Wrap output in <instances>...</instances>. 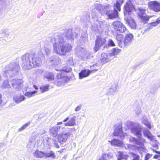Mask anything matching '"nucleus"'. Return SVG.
<instances>
[{"label":"nucleus","instance_id":"nucleus-1","mask_svg":"<svg viewBox=\"0 0 160 160\" xmlns=\"http://www.w3.org/2000/svg\"><path fill=\"white\" fill-rule=\"evenodd\" d=\"M51 41L53 43V51L59 55H64L72 49L71 45L66 42L61 37L53 38Z\"/></svg>","mask_w":160,"mask_h":160},{"label":"nucleus","instance_id":"nucleus-2","mask_svg":"<svg viewBox=\"0 0 160 160\" xmlns=\"http://www.w3.org/2000/svg\"><path fill=\"white\" fill-rule=\"evenodd\" d=\"M22 61V67L24 69H29L34 68L32 58H30L29 54H25L21 58Z\"/></svg>","mask_w":160,"mask_h":160},{"label":"nucleus","instance_id":"nucleus-3","mask_svg":"<svg viewBox=\"0 0 160 160\" xmlns=\"http://www.w3.org/2000/svg\"><path fill=\"white\" fill-rule=\"evenodd\" d=\"M20 67L18 62H13L6 66L4 70L5 73L7 74L12 72L14 75L17 74Z\"/></svg>","mask_w":160,"mask_h":160},{"label":"nucleus","instance_id":"nucleus-4","mask_svg":"<svg viewBox=\"0 0 160 160\" xmlns=\"http://www.w3.org/2000/svg\"><path fill=\"white\" fill-rule=\"evenodd\" d=\"M112 26L114 31L117 33H123L127 30L124 24L120 21H115L112 22Z\"/></svg>","mask_w":160,"mask_h":160},{"label":"nucleus","instance_id":"nucleus-5","mask_svg":"<svg viewBox=\"0 0 160 160\" xmlns=\"http://www.w3.org/2000/svg\"><path fill=\"white\" fill-rule=\"evenodd\" d=\"M117 8H114L113 10H109L105 12V15L109 19H114L119 18Z\"/></svg>","mask_w":160,"mask_h":160},{"label":"nucleus","instance_id":"nucleus-6","mask_svg":"<svg viewBox=\"0 0 160 160\" xmlns=\"http://www.w3.org/2000/svg\"><path fill=\"white\" fill-rule=\"evenodd\" d=\"M148 8L156 12H160V2L157 1H152L148 3Z\"/></svg>","mask_w":160,"mask_h":160},{"label":"nucleus","instance_id":"nucleus-7","mask_svg":"<svg viewBox=\"0 0 160 160\" xmlns=\"http://www.w3.org/2000/svg\"><path fill=\"white\" fill-rule=\"evenodd\" d=\"M71 135L69 132L68 133H65L62 132L59 133L57 136V139L58 142L61 144L65 142L68 137Z\"/></svg>","mask_w":160,"mask_h":160},{"label":"nucleus","instance_id":"nucleus-8","mask_svg":"<svg viewBox=\"0 0 160 160\" xmlns=\"http://www.w3.org/2000/svg\"><path fill=\"white\" fill-rule=\"evenodd\" d=\"M145 11V10H143L140 12L138 14V16L142 22L144 23H146L152 16L147 15L146 12H144Z\"/></svg>","mask_w":160,"mask_h":160},{"label":"nucleus","instance_id":"nucleus-9","mask_svg":"<svg viewBox=\"0 0 160 160\" xmlns=\"http://www.w3.org/2000/svg\"><path fill=\"white\" fill-rule=\"evenodd\" d=\"M12 85L17 91H20L22 87V81L19 79H14L12 80Z\"/></svg>","mask_w":160,"mask_h":160},{"label":"nucleus","instance_id":"nucleus-10","mask_svg":"<svg viewBox=\"0 0 160 160\" xmlns=\"http://www.w3.org/2000/svg\"><path fill=\"white\" fill-rule=\"evenodd\" d=\"M73 31L72 29H65L63 34L67 39L72 40L76 38V36L74 35Z\"/></svg>","mask_w":160,"mask_h":160},{"label":"nucleus","instance_id":"nucleus-11","mask_svg":"<svg viewBox=\"0 0 160 160\" xmlns=\"http://www.w3.org/2000/svg\"><path fill=\"white\" fill-rule=\"evenodd\" d=\"M133 38V35L131 33H128L126 35L123 40L125 47H127L130 44Z\"/></svg>","mask_w":160,"mask_h":160},{"label":"nucleus","instance_id":"nucleus-12","mask_svg":"<svg viewBox=\"0 0 160 160\" xmlns=\"http://www.w3.org/2000/svg\"><path fill=\"white\" fill-rule=\"evenodd\" d=\"M72 70L69 66H66L64 68H63L61 72L58 73L57 75V78L58 79H63L64 78H66L65 75H64L63 71L66 72H71Z\"/></svg>","mask_w":160,"mask_h":160},{"label":"nucleus","instance_id":"nucleus-13","mask_svg":"<svg viewBox=\"0 0 160 160\" xmlns=\"http://www.w3.org/2000/svg\"><path fill=\"white\" fill-rule=\"evenodd\" d=\"M132 142H135V144L138 146L137 147L138 149L143 148L144 147V143L145 142V140L144 139H142L141 140H138L136 138H132Z\"/></svg>","mask_w":160,"mask_h":160},{"label":"nucleus","instance_id":"nucleus-14","mask_svg":"<svg viewBox=\"0 0 160 160\" xmlns=\"http://www.w3.org/2000/svg\"><path fill=\"white\" fill-rule=\"evenodd\" d=\"M133 6L130 1L126 3L124 7V13L127 14L132 12Z\"/></svg>","mask_w":160,"mask_h":160},{"label":"nucleus","instance_id":"nucleus-15","mask_svg":"<svg viewBox=\"0 0 160 160\" xmlns=\"http://www.w3.org/2000/svg\"><path fill=\"white\" fill-rule=\"evenodd\" d=\"M106 40L105 38H104L101 36H98L97 37L95 43L97 45H98L100 47H102L106 44Z\"/></svg>","mask_w":160,"mask_h":160},{"label":"nucleus","instance_id":"nucleus-16","mask_svg":"<svg viewBox=\"0 0 160 160\" xmlns=\"http://www.w3.org/2000/svg\"><path fill=\"white\" fill-rule=\"evenodd\" d=\"M60 127L59 126H54L50 129V132L52 134L53 137H56L58 135V132L60 130Z\"/></svg>","mask_w":160,"mask_h":160},{"label":"nucleus","instance_id":"nucleus-17","mask_svg":"<svg viewBox=\"0 0 160 160\" xmlns=\"http://www.w3.org/2000/svg\"><path fill=\"white\" fill-rule=\"evenodd\" d=\"M109 57V55L106 53H102L100 58L101 62L104 64L109 62L110 60Z\"/></svg>","mask_w":160,"mask_h":160},{"label":"nucleus","instance_id":"nucleus-18","mask_svg":"<svg viewBox=\"0 0 160 160\" xmlns=\"http://www.w3.org/2000/svg\"><path fill=\"white\" fill-rule=\"evenodd\" d=\"M123 134L122 125L119 124L117 126L116 128L115 129L113 132L114 136H120L121 134Z\"/></svg>","mask_w":160,"mask_h":160},{"label":"nucleus","instance_id":"nucleus-19","mask_svg":"<svg viewBox=\"0 0 160 160\" xmlns=\"http://www.w3.org/2000/svg\"><path fill=\"white\" fill-rule=\"evenodd\" d=\"M32 58L34 68H35L36 66L39 67L41 66L42 63V60L39 57L34 56Z\"/></svg>","mask_w":160,"mask_h":160},{"label":"nucleus","instance_id":"nucleus-20","mask_svg":"<svg viewBox=\"0 0 160 160\" xmlns=\"http://www.w3.org/2000/svg\"><path fill=\"white\" fill-rule=\"evenodd\" d=\"M90 71L89 70H82L79 73V79H82L88 77L89 75Z\"/></svg>","mask_w":160,"mask_h":160},{"label":"nucleus","instance_id":"nucleus-21","mask_svg":"<svg viewBox=\"0 0 160 160\" xmlns=\"http://www.w3.org/2000/svg\"><path fill=\"white\" fill-rule=\"evenodd\" d=\"M117 160H127L128 158V155L124 154L123 152H118L117 156Z\"/></svg>","mask_w":160,"mask_h":160},{"label":"nucleus","instance_id":"nucleus-22","mask_svg":"<svg viewBox=\"0 0 160 160\" xmlns=\"http://www.w3.org/2000/svg\"><path fill=\"white\" fill-rule=\"evenodd\" d=\"M126 22L132 28H135L137 27L136 24L134 20L132 18H127Z\"/></svg>","mask_w":160,"mask_h":160},{"label":"nucleus","instance_id":"nucleus-23","mask_svg":"<svg viewBox=\"0 0 160 160\" xmlns=\"http://www.w3.org/2000/svg\"><path fill=\"white\" fill-rule=\"evenodd\" d=\"M45 152L40 151L38 150H36L33 153V156L36 158H45Z\"/></svg>","mask_w":160,"mask_h":160},{"label":"nucleus","instance_id":"nucleus-24","mask_svg":"<svg viewBox=\"0 0 160 160\" xmlns=\"http://www.w3.org/2000/svg\"><path fill=\"white\" fill-rule=\"evenodd\" d=\"M123 2L124 0H116V3L113 5V7L117 8L119 12H120L121 7Z\"/></svg>","mask_w":160,"mask_h":160},{"label":"nucleus","instance_id":"nucleus-25","mask_svg":"<svg viewBox=\"0 0 160 160\" xmlns=\"http://www.w3.org/2000/svg\"><path fill=\"white\" fill-rule=\"evenodd\" d=\"M45 158H51L54 159L56 156L55 153L52 151H48L45 152Z\"/></svg>","mask_w":160,"mask_h":160},{"label":"nucleus","instance_id":"nucleus-26","mask_svg":"<svg viewBox=\"0 0 160 160\" xmlns=\"http://www.w3.org/2000/svg\"><path fill=\"white\" fill-rule=\"evenodd\" d=\"M109 142L112 146H119L122 144V142L121 141L116 139H113L112 140L109 141Z\"/></svg>","mask_w":160,"mask_h":160},{"label":"nucleus","instance_id":"nucleus-27","mask_svg":"<svg viewBox=\"0 0 160 160\" xmlns=\"http://www.w3.org/2000/svg\"><path fill=\"white\" fill-rule=\"evenodd\" d=\"M43 77L44 78H47L49 81L53 80L54 79V75L53 73L48 72H46Z\"/></svg>","mask_w":160,"mask_h":160},{"label":"nucleus","instance_id":"nucleus-28","mask_svg":"<svg viewBox=\"0 0 160 160\" xmlns=\"http://www.w3.org/2000/svg\"><path fill=\"white\" fill-rule=\"evenodd\" d=\"M25 99L24 97L19 95H15L13 97V99L17 103H19Z\"/></svg>","mask_w":160,"mask_h":160},{"label":"nucleus","instance_id":"nucleus-29","mask_svg":"<svg viewBox=\"0 0 160 160\" xmlns=\"http://www.w3.org/2000/svg\"><path fill=\"white\" fill-rule=\"evenodd\" d=\"M75 117H72L68 122L65 123L64 125L66 126H73L76 124Z\"/></svg>","mask_w":160,"mask_h":160},{"label":"nucleus","instance_id":"nucleus-30","mask_svg":"<svg viewBox=\"0 0 160 160\" xmlns=\"http://www.w3.org/2000/svg\"><path fill=\"white\" fill-rule=\"evenodd\" d=\"M143 134L144 135L147 137L148 139L151 140H153V136L151 134L150 132L148 130H145L143 132Z\"/></svg>","mask_w":160,"mask_h":160},{"label":"nucleus","instance_id":"nucleus-31","mask_svg":"<svg viewBox=\"0 0 160 160\" xmlns=\"http://www.w3.org/2000/svg\"><path fill=\"white\" fill-rule=\"evenodd\" d=\"M150 140L151 141L150 143L152 147L156 148H158L159 143L158 141L154 138V136H153V140L150 139Z\"/></svg>","mask_w":160,"mask_h":160},{"label":"nucleus","instance_id":"nucleus-32","mask_svg":"<svg viewBox=\"0 0 160 160\" xmlns=\"http://www.w3.org/2000/svg\"><path fill=\"white\" fill-rule=\"evenodd\" d=\"M1 87L2 89H6L10 88L11 86L9 83L8 81L5 80L1 85Z\"/></svg>","mask_w":160,"mask_h":160},{"label":"nucleus","instance_id":"nucleus-33","mask_svg":"<svg viewBox=\"0 0 160 160\" xmlns=\"http://www.w3.org/2000/svg\"><path fill=\"white\" fill-rule=\"evenodd\" d=\"M121 50L118 48H114L112 49V54L114 56L118 55L120 52Z\"/></svg>","mask_w":160,"mask_h":160},{"label":"nucleus","instance_id":"nucleus-34","mask_svg":"<svg viewBox=\"0 0 160 160\" xmlns=\"http://www.w3.org/2000/svg\"><path fill=\"white\" fill-rule=\"evenodd\" d=\"M131 155L132 156L133 159L132 160H139L140 159V156L138 154L134 153H131Z\"/></svg>","mask_w":160,"mask_h":160},{"label":"nucleus","instance_id":"nucleus-35","mask_svg":"<svg viewBox=\"0 0 160 160\" xmlns=\"http://www.w3.org/2000/svg\"><path fill=\"white\" fill-rule=\"evenodd\" d=\"M37 92V91H35L32 92H25V95L28 97H30L33 96L34 94Z\"/></svg>","mask_w":160,"mask_h":160},{"label":"nucleus","instance_id":"nucleus-36","mask_svg":"<svg viewBox=\"0 0 160 160\" xmlns=\"http://www.w3.org/2000/svg\"><path fill=\"white\" fill-rule=\"evenodd\" d=\"M0 33L1 34H4V35L6 37H8L9 35V34L8 32V30L7 29H2L0 31Z\"/></svg>","mask_w":160,"mask_h":160},{"label":"nucleus","instance_id":"nucleus-37","mask_svg":"<svg viewBox=\"0 0 160 160\" xmlns=\"http://www.w3.org/2000/svg\"><path fill=\"white\" fill-rule=\"evenodd\" d=\"M82 31L79 28H77L74 30V32H73L75 35L76 36V38L78 35L80 34V32Z\"/></svg>","mask_w":160,"mask_h":160},{"label":"nucleus","instance_id":"nucleus-38","mask_svg":"<svg viewBox=\"0 0 160 160\" xmlns=\"http://www.w3.org/2000/svg\"><path fill=\"white\" fill-rule=\"evenodd\" d=\"M134 134L136 135L138 138L140 137L142 135L141 130L140 129H138V130Z\"/></svg>","mask_w":160,"mask_h":160},{"label":"nucleus","instance_id":"nucleus-39","mask_svg":"<svg viewBox=\"0 0 160 160\" xmlns=\"http://www.w3.org/2000/svg\"><path fill=\"white\" fill-rule=\"evenodd\" d=\"M6 0H0V7L3 8L5 7L6 5Z\"/></svg>","mask_w":160,"mask_h":160},{"label":"nucleus","instance_id":"nucleus-40","mask_svg":"<svg viewBox=\"0 0 160 160\" xmlns=\"http://www.w3.org/2000/svg\"><path fill=\"white\" fill-rule=\"evenodd\" d=\"M52 58L55 59V60L54 62V63H55V64H58L60 62L61 60L58 56L53 57Z\"/></svg>","mask_w":160,"mask_h":160},{"label":"nucleus","instance_id":"nucleus-41","mask_svg":"<svg viewBox=\"0 0 160 160\" xmlns=\"http://www.w3.org/2000/svg\"><path fill=\"white\" fill-rule=\"evenodd\" d=\"M40 89L42 92H43L48 90V86H46L42 87H40Z\"/></svg>","mask_w":160,"mask_h":160},{"label":"nucleus","instance_id":"nucleus-42","mask_svg":"<svg viewBox=\"0 0 160 160\" xmlns=\"http://www.w3.org/2000/svg\"><path fill=\"white\" fill-rule=\"evenodd\" d=\"M108 46L113 47L115 46V44L113 41L111 39H109L108 41Z\"/></svg>","mask_w":160,"mask_h":160},{"label":"nucleus","instance_id":"nucleus-43","mask_svg":"<svg viewBox=\"0 0 160 160\" xmlns=\"http://www.w3.org/2000/svg\"><path fill=\"white\" fill-rule=\"evenodd\" d=\"M29 123H27L24 125H23L21 128L18 130V131L20 132L21 131L24 130L25 128L27 127L29 125Z\"/></svg>","mask_w":160,"mask_h":160},{"label":"nucleus","instance_id":"nucleus-44","mask_svg":"<svg viewBox=\"0 0 160 160\" xmlns=\"http://www.w3.org/2000/svg\"><path fill=\"white\" fill-rule=\"evenodd\" d=\"M152 154L147 153L145 156L144 160H148L152 157Z\"/></svg>","mask_w":160,"mask_h":160},{"label":"nucleus","instance_id":"nucleus-45","mask_svg":"<svg viewBox=\"0 0 160 160\" xmlns=\"http://www.w3.org/2000/svg\"><path fill=\"white\" fill-rule=\"evenodd\" d=\"M83 50V49L82 48H81L80 47H77L76 48V51L77 52V54H79V52H82V51Z\"/></svg>","mask_w":160,"mask_h":160},{"label":"nucleus","instance_id":"nucleus-46","mask_svg":"<svg viewBox=\"0 0 160 160\" xmlns=\"http://www.w3.org/2000/svg\"><path fill=\"white\" fill-rule=\"evenodd\" d=\"M100 46H99L98 45H97L95 43V46L93 48L94 51L95 52H97L99 49Z\"/></svg>","mask_w":160,"mask_h":160},{"label":"nucleus","instance_id":"nucleus-47","mask_svg":"<svg viewBox=\"0 0 160 160\" xmlns=\"http://www.w3.org/2000/svg\"><path fill=\"white\" fill-rule=\"evenodd\" d=\"M138 129L137 128L134 127H133L131 128V132L133 134H134L136 131L138 130Z\"/></svg>","mask_w":160,"mask_h":160},{"label":"nucleus","instance_id":"nucleus-48","mask_svg":"<svg viewBox=\"0 0 160 160\" xmlns=\"http://www.w3.org/2000/svg\"><path fill=\"white\" fill-rule=\"evenodd\" d=\"M36 139V137L35 136H32L29 139V142L30 143H32Z\"/></svg>","mask_w":160,"mask_h":160},{"label":"nucleus","instance_id":"nucleus-49","mask_svg":"<svg viewBox=\"0 0 160 160\" xmlns=\"http://www.w3.org/2000/svg\"><path fill=\"white\" fill-rule=\"evenodd\" d=\"M45 51L46 52V54L47 55H49L50 53L51 50H50L48 48H47L46 47L45 48Z\"/></svg>","mask_w":160,"mask_h":160},{"label":"nucleus","instance_id":"nucleus-50","mask_svg":"<svg viewBox=\"0 0 160 160\" xmlns=\"http://www.w3.org/2000/svg\"><path fill=\"white\" fill-rule=\"evenodd\" d=\"M106 155L104 154H102L101 157V158L99 159L101 160H106Z\"/></svg>","mask_w":160,"mask_h":160},{"label":"nucleus","instance_id":"nucleus-51","mask_svg":"<svg viewBox=\"0 0 160 160\" xmlns=\"http://www.w3.org/2000/svg\"><path fill=\"white\" fill-rule=\"evenodd\" d=\"M144 124L148 128L150 129H151V124H150V123L149 122H146V123H145Z\"/></svg>","mask_w":160,"mask_h":160},{"label":"nucleus","instance_id":"nucleus-52","mask_svg":"<svg viewBox=\"0 0 160 160\" xmlns=\"http://www.w3.org/2000/svg\"><path fill=\"white\" fill-rule=\"evenodd\" d=\"M149 24L151 25V26L152 27L156 26L158 25L155 21L151 22Z\"/></svg>","mask_w":160,"mask_h":160},{"label":"nucleus","instance_id":"nucleus-53","mask_svg":"<svg viewBox=\"0 0 160 160\" xmlns=\"http://www.w3.org/2000/svg\"><path fill=\"white\" fill-rule=\"evenodd\" d=\"M122 38V35L120 34L117 35L116 36V38L118 40H120Z\"/></svg>","mask_w":160,"mask_h":160},{"label":"nucleus","instance_id":"nucleus-54","mask_svg":"<svg viewBox=\"0 0 160 160\" xmlns=\"http://www.w3.org/2000/svg\"><path fill=\"white\" fill-rule=\"evenodd\" d=\"M81 105H79V106H78L75 109V111H79L81 109Z\"/></svg>","mask_w":160,"mask_h":160},{"label":"nucleus","instance_id":"nucleus-55","mask_svg":"<svg viewBox=\"0 0 160 160\" xmlns=\"http://www.w3.org/2000/svg\"><path fill=\"white\" fill-rule=\"evenodd\" d=\"M156 22L158 25L160 23V17L157 18L156 21Z\"/></svg>","mask_w":160,"mask_h":160},{"label":"nucleus","instance_id":"nucleus-56","mask_svg":"<svg viewBox=\"0 0 160 160\" xmlns=\"http://www.w3.org/2000/svg\"><path fill=\"white\" fill-rule=\"evenodd\" d=\"M32 143H30V142H29V143L27 145V147L29 148H32L33 145H32Z\"/></svg>","mask_w":160,"mask_h":160},{"label":"nucleus","instance_id":"nucleus-57","mask_svg":"<svg viewBox=\"0 0 160 160\" xmlns=\"http://www.w3.org/2000/svg\"><path fill=\"white\" fill-rule=\"evenodd\" d=\"M152 150L153 151V152H155L156 153H158V154H159L160 155V151H157L155 150H154V149H152Z\"/></svg>","mask_w":160,"mask_h":160},{"label":"nucleus","instance_id":"nucleus-58","mask_svg":"<svg viewBox=\"0 0 160 160\" xmlns=\"http://www.w3.org/2000/svg\"><path fill=\"white\" fill-rule=\"evenodd\" d=\"M54 146L57 148H59V145L57 143H54Z\"/></svg>","mask_w":160,"mask_h":160},{"label":"nucleus","instance_id":"nucleus-59","mask_svg":"<svg viewBox=\"0 0 160 160\" xmlns=\"http://www.w3.org/2000/svg\"><path fill=\"white\" fill-rule=\"evenodd\" d=\"M55 57L54 56H53L50 58V59L51 62H54L55 60V59L52 58V57Z\"/></svg>","mask_w":160,"mask_h":160},{"label":"nucleus","instance_id":"nucleus-60","mask_svg":"<svg viewBox=\"0 0 160 160\" xmlns=\"http://www.w3.org/2000/svg\"><path fill=\"white\" fill-rule=\"evenodd\" d=\"M38 72L40 73H42L44 72L43 70L42 69L38 70Z\"/></svg>","mask_w":160,"mask_h":160},{"label":"nucleus","instance_id":"nucleus-61","mask_svg":"<svg viewBox=\"0 0 160 160\" xmlns=\"http://www.w3.org/2000/svg\"><path fill=\"white\" fill-rule=\"evenodd\" d=\"M2 102V95L0 94V104H1Z\"/></svg>","mask_w":160,"mask_h":160},{"label":"nucleus","instance_id":"nucleus-62","mask_svg":"<svg viewBox=\"0 0 160 160\" xmlns=\"http://www.w3.org/2000/svg\"><path fill=\"white\" fill-rule=\"evenodd\" d=\"M69 119L68 117H67L65 119H64L63 121V122H67Z\"/></svg>","mask_w":160,"mask_h":160},{"label":"nucleus","instance_id":"nucleus-63","mask_svg":"<svg viewBox=\"0 0 160 160\" xmlns=\"http://www.w3.org/2000/svg\"><path fill=\"white\" fill-rule=\"evenodd\" d=\"M71 130L73 132H74L75 131V129L74 128H71Z\"/></svg>","mask_w":160,"mask_h":160},{"label":"nucleus","instance_id":"nucleus-64","mask_svg":"<svg viewBox=\"0 0 160 160\" xmlns=\"http://www.w3.org/2000/svg\"><path fill=\"white\" fill-rule=\"evenodd\" d=\"M4 145V144L2 142H0V148L2 147Z\"/></svg>","mask_w":160,"mask_h":160}]
</instances>
